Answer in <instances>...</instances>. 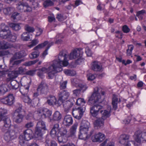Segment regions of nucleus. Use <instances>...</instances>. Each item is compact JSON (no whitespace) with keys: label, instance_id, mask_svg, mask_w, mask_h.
I'll return each mask as SVG.
<instances>
[{"label":"nucleus","instance_id":"obj_41","mask_svg":"<svg viewBox=\"0 0 146 146\" xmlns=\"http://www.w3.org/2000/svg\"><path fill=\"white\" fill-rule=\"evenodd\" d=\"M10 84L11 88L13 89H17L19 86V83L15 80H11Z\"/></svg>","mask_w":146,"mask_h":146},{"label":"nucleus","instance_id":"obj_54","mask_svg":"<svg viewBox=\"0 0 146 146\" xmlns=\"http://www.w3.org/2000/svg\"><path fill=\"white\" fill-rule=\"evenodd\" d=\"M81 57H80L77 58V59L75 61V64H80L81 63L84 62V60Z\"/></svg>","mask_w":146,"mask_h":146},{"label":"nucleus","instance_id":"obj_26","mask_svg":"<svg viewBox=\"0 0 146 146\" xmlns=\"http://www.w3.org/2000/svg\"><path fill=\"white\" fill-rule=\"evenodd\" d=\"M52 118H50L49 122H51L54 121H60L62 118V115L58 111H56L52 115Z\"/></svg>","mask_w":146,"mask_h":146},{"label":"nucleus","instance_id":"obj_64","mask_svg":"<svg viewBox=\"0 0 146 146\" xmlns=\"http://www.w3.org/2000/svg\"><path fill=\"white\" fill-rule=\"evenodd\" d=\"M56 18L59 21H62L64 20L62 15L61 14H58Z\"/></svg>","mask_w":146,"mask_h":146},{"label":"nucleus","instance_id":"obj_32","mask_svg":"<svg viewBox=\"0 0 146 146\" xmlns=\"http://www.w3.org/2000/svg\"><path fill=\"white\" fill-rule=\"evenodd\" d=\"M120 102V99L118 101V98L115 95H113L112 99V104L113 106V109L114 110H116L117 108V104L118 102Z\"/></svg>","mask_w":146,"mask_h":146},{"label":"nucleus","instance_id":"obj_5","mask_svg":"<svg viewBox=\"0 0 146 146\" xmlns=\"http://www.w3.org/2000/svg\"><path fill=\"white\" fill-rule=\"evenodd\" d=\"M8 27L5 26L4 28H1L0 30V36L4 38H8L12 42L16 41L17 36L16 34H11L9 30H8Z\"/></svg>","mask_w":146,"mask_h":146},{"label":"nucleus","instance_id":"obj_51","mask_svg":"<svg viewBox=\"0 0 146 146\" xmlns=\"http://www.w3.org/2000/svg\"><path fill=\"white\" fill-rule=\"evenodd\" d=\"M38 61V60H35L29 61L26 62L25 63V65L27 66H29L32 65L34 64Z\"/></svg>","mask_w":146,"mask_h":146},{"label":"nucleus","instance_id":"obj_15","mask_svg":"<svg viewBox=\"0 0 146 146\" xmlns=\"http://www.w3.org/2000/svg\"><path fill=\"white\" fill-rule=\"evenodd\" d=\"M0 101L3 104L11 106L14 102L15 98L13 94H10L7 96L1 99Z\"/></svg>","mask_w":146,"mask_h":146},{"label":"nucleus","instance_id":"obj_30","mask_svg":"<svg viewBox=\"0 0 146 146\" xmlns=\"http://www.w3.org/2000/svg\"><path fill=\"white\" fill-rule=\"evenodd\" d=\"M1 120L3 121L4 125L7 127H9L11 125V120L7 116L2 117L0 118Z\"/></svg>","mask_w":146,"mask_h":146},{"label":"nucleus","instance_id":"obj_55","mask_svg":"<svg viewBox=\"0 0 146 146\" xmlns=\"http://www.w3.org/2000/svg\"><path fill=\"white\" fill-rule=\"evenodd\" d=\"M67 81H66L60 82V88L61 89H64L66 88Z\"/></svg>","mask_w":146,"mask_h":146},{"label":"nucleus","instance_id":"obj_24","mask_svg":"<svg viewBox=\"0 0 146 146\" xmlns=\"http://www.w3.org/2000/svg\"><path fill=\"white\" fill-rule=\"evenodd\" d=\"M91 68L95 71H99L102 68V66L100 62L94 61L92 63Z\"/></svg>","mask_w":146,"mask_h":146},{"label":"nucleus","instance_id":"obj_9","mask_svg":"<svg viewBox=\"0 0 146 146\" xmlns=\"http://www.w3.org/2000/svg\"><path fill=\"white\" fill-rule=\"evenodd\" d=\"M48 43L47 41H45L44 43L39 44L34 48L35 51L33 52L29 55L30 58L31 59H33L37 58L40 54V52L38 50L46 46Z\"/></svg>","mask_w":146,"mask_h":146},{"label":"nucleus","instance_id":"obj_22","mask_svg":"<svg viewBox=\"0 0 146 146\" xmlns=\"http://www.w3.org/2000/svg\"><path fill=\"white\" fill-rule=\"evenodd\" d=\"M33 133L32 130L30 129H27L25 130L23 132L25 139L28 141L32 139L33 138Z\"/></svg>","mask_w":146,"mask_h":146},{"label":"nucleus","instance_id":"obj_20","mask_svg":"<svg viewBox=\"0 0 146 146\" xmlns=\"http://www.w3.org/2000/svg\"><path fill=\"white\" fill-rule=\"evenodd\" d=\"M90 127V123L88 121L85 120H83L80 127V131H82V132L84 131L88 132Z\"/></svg>","mask_w":146,"mask_h":146},{"label":"nucleus","instance_id":"obj_28","mask_svg":"<svg viewBox=\"0 0 146 146\" xmlns=\"http://www.w3.org/2000/svg\"><path fill=\"white\" fill-rule=\"evenodd\" d=\"M41 129L36 127L35 131V135L36 137L39 140H41L42 138L43 131Z\"/></svg>","mask_w":146,"mask_h":146},{"label":"nucleus","instance_id":"obj_35","mask_svg":"<svg viewBox=\"0 0 146 146\" xmlns=\"http://www.w3.org/2000/svg\"><path fill=\"white\" fill-rule=\"evenodd\" d=\"M21 38L22 40L24 41L31 40L29 34V33H24L21 35Z\"/></svg>","mask_w":146,"mask_h":146},{"label":"nucleus","instance_id":"obj_60","mask_svg":"<svg viewBox=\"0 0 146 146\" xmlns=\"http://www.w3.org/2000/svg\"><path fill=\"white\" fill-rule=\"evenodd\" d=\"M10 129L9 127H7L4 125V126L2 129V131L5 134L6 132H7V131H8L9 130H10Z\"/></svg>","mask_w":146,"mask_h":146},{"label":"nucleus","instance_id":"obj_37","mask_svg":"<svg viewBox=\"0 0 146 146\" xmlns=\"http://www.w3.org/2000/svg\"><path fill=\"white\" fill-rule=\"evenodd\" d=\"M10 27L15 31H17L20 29L21 27L19 23H11L9 25Z\"/></svg>","mask_w":146,"mask_h":146},{"label":"nucleus","instance_id":"obj_17","mask_svg":"<svg viewBox=\"0 0 146 146\" xmlns=\"http://www.w3.org/2000/svg\"><path fill=\"white\" fill-rule=\"evenodd\" d=\"M60 129L59 128V125L58 123L54 124L50 131V135L53 137H57L59 136L58 134L59 133Z\"/></svg>","mask_w":146,"mask_h":146},{"label":"nucleus","instance_id":"obj_14","mask_svg":"<svg viewBox=\"0 0 146 146\" xmlns=\"http://www.w3.org/2000/svg\"><path fill=\"white\" fill-rule=\"evenodd\" d=\"M70 95L69 92L66 90H63L58 93L59 99L58 101V105H60L66 100L67 99Z\"/></svg>","mask_w":146,"mask_h":146},{"label":"nucleus","instance_id":"obj_33","mask_svg":"<svg viewBox=\"0 0 146 146\" xmlns=\"http://www.w3.org/2000/svg\"><path fill=\"white\" fill-rule=\"evenodd\" d=\"M48 98L49 99L47 102L49 105H52L58 104V102L57 103L56 99L54 96L50 95L49 96Z\"/></svg>","mask_w":146,"mask_h":146},{"label":"nucleus","instance_id":"obj_48","mask_svg":"<svg viewBox=\"0 0 146 146\" xmlns=\"http://www.w3.org/2000/svg\"><path fill=\"white\" fill-rule=\"evenodd\" d=\"M34 125L33 122L30 121L26 123L24 126V128L28 129H29L32 128Z\"/></svg>","mask_w":146,"mask_h":146},{"label":"nucleus","instance_id":"obj_23","mask_svg":"<svg viewBox=\"0 0 146 146\" xmlns=\"http://www.w3.org/2000/svg\"><path fill=\"white\" fill-rule=\"evenodd\" d=\"M105 137L103 134L101 133L96 134L92 138V141L93 142H101L105 139Z\"/></svg>","mask_w":146,"mask_h":146},{"label":"nucleus","instance_id":"obj_21","mask_svg":"<svg viewBox=\"0 0 146 146\" xmlns=\"http://www.w3.org/2000/svg\"><path fill=\"white\" fill-rule=\"evenodd\" d=\"M78 86L79 87L80 89H78L73 90V94L75 96H77L80 93L81 90L82 92H84L88 88L87 86L84 84H80L78 85Z\"/></svg>","mask_w":146,"mask_h":146},{"label":"nucleus","instance_id":"obj_43","mask_svg":"<svg viewBox=\"0 0 146 146\" xmlns=\"http://www.w3.org/2000/svg\"><path fill=\"white\" fill-rule=\"evenodd\" d=\"M146 13L145 11L144 10H142L137 12L136 16L140 19L142 20L143 19L144 15L146 14Z\"/></svg>","mask_w":146,"mask_h":146},{"label":"nucleus","instance_id":"obj_3","mask_svg":"<svg viewBox=\"0 0 146 146\" xmlns=\"http://www.w3.org/2000/svg\"><path fill=\"white\" fill-rule=\"evenodd\" d=\"M102 89L100 88L96 87L94 88L93 93L89 98L88 102L89 105L94 104L96 102H101L100 100L101 99L100 94L102 95L104 94V92H102Z\"/></svg>","mask_w":146,"mask_h":146},{"label":"nucleus","instance_id":"obj_46","mask_svg":"<svg viewBox=\"0 0 146 146\" xmlns=\"http://www.w3.org/2000/svg\"><path fill=\"white\" fill-rule=\"evenodd\" d=\"M53 43L52 42L50 43L49 44H48L47 47L45 51L42 54V57L44 58L45 56L47 54V51L50 47L53 44Z\"/></svg>","mask_w":146,"mask_h":146},{"label":"nucleus","instance_id":"obj_50","mask_svg":"<svg viewBox=\"0 0 146 146\" xmlns=\"http://www.w3.org/2000/svg\"><path fill=\"white\" fill-rule=\"evenodd\" d=\"M17 74H23L25 71V69L23 68L22 66L19 67L18 70L15 71Z\"/></svg>","mask_w":146,"mask_h":146},{"label":"nucleus","instance_id":"obj_4","mask_svg":"<svg viewBox=\"0 0 146 146\" xmlns=\"http://www.w3.org/2000/svg\"><path fill=\"white\" fill-rule=\"evenodd\" d=\"M25 55L24 54L23 51L15 53L11 58L10 60L9 66L11 67L15 68L19 66L23 61V60H17L24 57Z\"/></svg>","mask_w":146,"mask_h":146},{"label":"nucleus","instance_id":"obj_63","mask_svg":"<svg viewBox=\"0 0 146 146\" xmlns=\"http://www.w3.org/2000/svg\"><path fill=\"white\" fill-rule=\"evenodd\" d=\"M35 71L33 70H30L26 72V74L27 75L33 76L35 74Z\"/></svg>","mask_w":146,"mask_h":146},{"label":"nucleus","instance_id":"obj_34","mask_svg":"<svg viewBox=\"0 0 146 146\" xmlns=\"http://www.w3.org/2000/svg\"><path fill=\"white\" fill-rule=\"evenodd\" d=\"M36 127L41 129L44 130H47L46 126L45 123L42 120H40L37 122Z\"/></svg>","mask_w":146,"mask_h":146},{"label":"nucleus","instance_id":"obj_47","mask_svg":"<svg viewBox=\"0 0 146 146\" xmlns=\"http://www.w3.org/2000/svg\"><path fill=\"white\" fill-rule=\"evenodd\" d=\"M25 30L28 33H33L35 31L34 29L28 25H26L25 27Z\"/></svg>","mask_w":146,"mask_h":146},{"label":"nucleus","instance_id":"obj_10","mask_svg":"<svg viewBox=\"0 0 146 146\" xmlns=\"http://www.w3.org/2000/svg\"><path fill=\"white\" fill-rule=\"evenodd\" d=\"M135 140L137 143L140 144L146 141V132H141L137 131L135 133Z\"/></svg>","mask_w":146,"mask_h":146},{"label":"nucleus","instance_id":"obj_62","mask_svg":"<svg viewBox=\"0 0 146 146\" xmlns=\"http://www.w3.org/2000/svg\"><path fill=\"white\" fill-rule=\"evenodd\" d=\"M134 46L133 45H128V50H130L129 53H128V55H130L132 54V51L133 49Z\"/></svg>","mask_w":146,"mask_h":146},{"label":"nucleus","instance_id":"obj_8","mask_svg":"<svg viewBox=\"0 0 146 146\" xmlns=\"http://www.w3.org/2000/svg\"><path fill=\"white\" fill-rule=\"evenodd\" d=\"M17 10L21 12L29 13L32 11V8L27 3L19 2L17 5Z\"/></svg>","mask_w":146,"mask_h":146},{"label":"nucleus","instance_id":"obj_44","mask_svg":"<svg viewBox=\"0 0 146 146\" xmlns=\"http://www.w3.org/2000/svg\"><path fill=\"white\" fill-rule=\"evenodd\" d=\"M64 72L68 76H73L76 74V72L73 70H66L64 71Z\"/></svg>","mask_w":146,"mask_h":146},{"label":"nucleus","instance_id":"obj_11","mask_svg":"<svg viewBox=\"0 0 146 146\" xmlns=\"http://www.w3.org/2000/svg\"><path fill=\"white\" fill-rule=\"evenodd\" d=\"M85 110L84 106L78 107L73 111L72 115L74 118L79 120L82 117Z\"/></svg>","mask_w":146,"mask_h":146},{"label":"nucleus","instance_id":"obj_38","mask_svg":"<svg viewBox=\"0 0 146 146\" xmlns=\"http://www.w3.org/2000/svg\"><path fill=\"white\" fill-rule=\"evenodd\" d=\"M78 125V123H74L70 129L71 135H74L76 132V130Z\"/></svg>","mask_w":146,"mask_h":146},{"label":"nucleus","instance_id":"obj_19","mask_svg":"<svg viewBox=\"0 0 146 146\" xmlns=\"http://www.w3.org/2000/svg\"><path fill=\"white\" fill-rule=\"evenodd\" d=\"M29 87L26 88V89H25V92L23 91L24 90L23 89H21V92L23 95V97H22V99L24 102L25 103L30 104L31 103L32 100L27 96V94L29 91Z\"/></svg>","mask_w":146,"mask_h":146},{"label":"nucleus","instance_id":"obj_6","mask_svg":"<svg viewBox=\"0 0 146 146\" xmlns=\"http://www.w3.org/2000/svg\"><path fill=\"white\" fill-rule=\"evenodd\" d=\"M37 114L38 116L37 117L38 119H44L46 118L49 119V121L52 112L51 111L48 109L43 108L38 109L37 110Z\"/></svg>","mask_w":146,"mask_h":146},{"label":"nucleus","instance_id":"obj_59","mask_svg":"<svg viewBox=\"0 0 146 146\" xmlns=\"http://www.w3.org/2000/svg\"><path fill=\"white\" fill-rule=\"evenodd\" d=\"M85 52L88 56H91L92 55V53L91 50L88 47L86 48Z\"/></svg>","mask_w":146,"mask_h":146},{"label":"nucleus","instance_id":"obj_58","mask_svg":"<svg viewBox=\"0 0 146 146\" xmlns=\"http://www.w3.org/2000/svg\"><path fill=\"white\" fill-rule=\"evenodd\" d=\"M19 13L17 12H15L12 15L11 17L14 20L17 19L18 17L19 16Z\"/></svg>","mask_w":146,"mask_h":146},{"label":"nucleus","instance_id":"obj_61","mask_svg":"<svg viewBox=\"0 0 146 146\" xmlns=\"http://www.w3.org/2000/svg\"><path fill=\"white\" fill-rule=\"evenodd\" d=\"M52 141H50L48 138H46L45 142L46 146H51Z\"/></svg>","mask_w":146,"mask_h":146},{"label":"nucleus","instance_id":"obj_45","mask_svg":"<svg viewBox=\"0 0 146 146\" xmlns=\"http://www.w3.org/2000/svg\"><path fill=\"white\" fill-rule=\"evenodd\" d=\"M18 74L15 71H12L8 73V76L11 77L13 79L17 77Z\"/></svg>","mask_w":146,"mask_h":146},{"label":"nucleus","instance_id":"obj_39","mask_svg":"<svg viewBox=\"0 0 146 146\" xmlns=\"http://www.w3.org/2000/svg\"><path fill=\"white\" fill-rule=\"evenodd\" d=\"M8 85L3 84L0 86V94H4L8 90Z\"/></svg>","mask_w":146,"mask_h":146},{"label":"nucleus","instance_id":"obj_36","mask_svg":"<svg viewBox=\"0 0 146 146\" xmlns=\"http://www.w3.org/2000/svg\"><path fill=\"white\" fill-rule=\"evenodd\" d=\"M23 118V115L18 113L16 117L14 118V120L17 123H20L22 121Z\"/></svg>","mask_w":146,"mask_h":146},{"label":"nucleus","instance_id":"obj_13","mask_svg":"<svg viewBox=\"0 0 146 146\" xmlns=\"http://www.w3.org/2000/svg\"><path fill=\"white\" fill-rule=\"evenodd\" d=\"M67 130L64 128L60 129L59 133L60 136L59 135L58 140L59 143H64L67 140L68 138L69 137L67 134Z\"/></svg>","mask_w":146,"mask_h":146},{"label":"nucleus","instance_id":"obj_40","mask_svg":"<svg viewBox=\"0 0 146 146\" xmlns=\"http://www.w3.org/2000/svg\"><path fill=\"white\" fill-rule=\"evenodd\" d=\"M63 105L64 108L65 109L68 110L72 106V104L71 102L69 101H66L64 102H63Z\"/></svg>","mask_w":146,"mask_h":146},{"label":"nucleus","instance_id":"obj_42","mask_svg":"<svg viewBox=\"0 0 146 146\" xmlns=\"http://www.w3.org/2000/svg\"><path fill=\"white\" fill-rule=\"evenodd\" d=\"M85 103V102L83 98H78L76 102V104L78 106H80V107L84 106V104Z\"/></svg>","mask_w":146,"mask_h":146},{"label":"nucleus","instance_id":"obj_12","mask_svg":"<svg viewBox=\"0 0 146 146\" xmlns=\"http://www.w3.org/2000/svg\"><path fill=\"white\" fill-rule=\"evenodd\" d=\"M12 46V45L9 43L3 40H0V49L1 48L3 49H7L10 48ZM9 52L5 50H0V56H2L9 54Z\"/></svg>","mask_w":146,"mask_h":146},{"label":"nucleus","instance_id":"obj_25","mask_svg":"<svg viewBox=\"0 0 146 146\" xmlns=\"http://www.w3.org/2000/svg\"><path fill=\"white\" fill-rule=\"evenodd\" d=\"M73 123L72 117L70 115H66L64 118L63 123L66 127H69Z\"/></svg>","mask_w":146,"mask_h":146},{"label":"nucleus","instance_id":"obj_16","mask_svg":"<svg viewBox=\"0 0 146 146\" xmlns=\"http://www.w3.org/2000/svg\"><path fill=\"white\" fill-rule=\"evenodd\" d=\"M15 137V130L11 129L5 134L4 135V139L7 142L13 139Z\"/></svg>","mask_w":146,"mask_h":146},{"label":"nucleus","instance_id":"obj_1","mask_svg":"<svg viewBox=\"0 0 146 146\" xmlns=\"http://www.w3.org/2000/svg\"><path fill=\"white\" fill-rule=\"evenodd\" d=\"M68 63L66 53L65 52L62 51L60 52L57 60L53 61L48 68H43L41 69V70L44 72H48L49 78H52L56 73L62 70V66H66Z\"/></svg>","mask_w":146,"mask_h":146},{"label":"nucleus","instance_id":"obj_52","mask_svg":"<svg viewBox=\"0 0 146 146\" xmlns=\"http://www.w3.org/2000/svg\"><path fill=\"white\" fill-rule=\"evenodd\" d=\"M96 77V74H89L87 75L88 80H92L95 78Z\"/></svg>","mask_w":146,"mask_h":146},{"label":"nucleus","instance_id":"obj_31","mask_svg":"<svg viewBox=\"0 0 146 146\" xmlns=\"http://www.w3.org/2000/svg\"><path fill=\"white\" fill-rule=\"evenodd\" d=\"M107 118L104 119L103 117V115L102 116L101 118H100L97 119L94 122V126L96 127H101L103 125L104 121Z\"/></svg>","mask_w":146,"mask_h":146},{"label":"nucleus","instance_id":"obj_29","mask_svg":"<svg viewBox=\"0 0 146 146\" xmlns=\"http://www.w3.org/2000/svg\"><path fill=\"white\" fill-rule=\"evenodd\" d=\"M119 139L120 143L124 145V146H128V136L127 135L123 134L121 135Z\"/></svg>","mask_w":146,"mask_h":146},{"label":"nucleus","instance_id":"obj_49","mask_svg":"<svg viewBox=\"0 0 146 146\" xmlns=\"http://www.w3.org/2000/svg\"><path fill=\"white\" fill-rule=\"evenodd\" d=\"M12 9L10 7H8L3 9V12L5 15L10 14L12 11Z\"/></svg>","mask_w":146,"mask_h":146},{"label":"nucleus","instance_id":"obj_18","mask_svg":"<svg viewBox=\"0 0 146 146\" xmlns=\"http://www.w3.org/2000/svg\"><path fill=\"white\" fill-rule=\"evenodd\" d=\"M37 90L40 91L41 94H46L48 90V86L46 83L42 81L38 86Z\"/></svg>","mask_w":146,"mask_h":146},{"label":"nucleus","instance_id":"obj_7","mask_svg":"<svg viewBox=\"0 0 146 146\" xmlns=\"http://www.w3.org/2000/svg\"><path fill=\"white\" fill-rule=\"evenodd\" d=\"M65 51L66 54V58L68 62V57H69V59L72 60L77 58L80 57H82L83 52L82 49L81 48H76L74 50H73L70 53V54L68 55L67 52L65 50H62L60 52L62 51ZM68 64V63L67 66Z\"/></svg>","mask_w":146,"mask_h":146},{"label":"nucleus","instance_id":"obj_56","mask_svg":"<svg viewBox=\"0 0 146 146\" xmlns=\"http://www.w3.org/2000/svg\"><path fill=\"white\" fill-rule=\"evenodd\" d=\"M7 113V110L4 108H1L0 109V118H1L2 117H4L3 116V115Z\"/></svg>","mask_w":146,"mask_h":146},{"label":"nucleus","instance_id":"obj_2","mask_svg":"<svg viewBox=\"0 0 146 146\" xmlns=\"http://www.w3.org/2000/svg\"><path fill=\"white\" fill-rule=\"evenodd\" d=\"M109 111L103 109V106L100 105L96 104L91 107L90 108V113L92 116L96 117L98 114L100 113L103 117L105 119L109 117L110 115V111L111 107Z\"/></svg>","mask_w":146,"mask_h":146},{"label":"nucleus","instance_id":"obj_53","mask_svg":"<svg viewBox=\"0 0 146 146\" xmlns=\"http://www.w3.org/2000/svg\"><path fill=\"white\" fill-rule=\"evenodd\" d=\"M71 81L73 84L76 86H78L79 84H81L79 83V80L77 79H71Z\"/></svg>","mask_w":146,"mask_h":146},{"label":"nucleus","instance_id":"obj_27","mask_svg":"<svg viewBox=\"0 0 146 146\" xmlns=\"http://www.w3.org/2000/svg\"><path fill=\"white\" fill-rule=\"evenodd\" d=\"M80 133L78 136L79 138L81 139L86 140L88 139L90 136L92 135L93 133V131H92L89 135L87 134L88 132L84 131L82 132V131H80Z\"/></svg>","mask_w":146,"mask_h":146},{"label":"nucleus","instance_id":"obj_57","mask_svg":"<svg viewBox=\"0 0 146 146\" xmlns=\"http://www.w3.org/2000/svg\"><path fill=\"white\" fill-rule=\"evenodd\" d=\"M115 33L116 37L120 38H122V34L121 31H117L115 32Z\"/></svg>","mask_w":146,"mask_h":146}]
</instances>
